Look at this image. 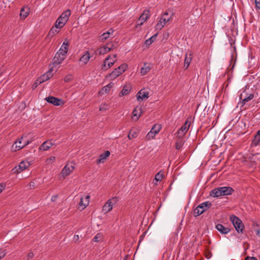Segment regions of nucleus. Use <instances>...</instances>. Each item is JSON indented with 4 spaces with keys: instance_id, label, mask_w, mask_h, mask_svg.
<instances>
[{
    "instance_id": "nucleus-1",
    "label": "nucleus",
    "mask_w": 260,
    "mask_h": 260,
    "mask_svg": "<svg viewBox=\"0 0 260 260\" xmlns=\"http://www.w3.org/2000/svg\"><path fill=\"white\" fill-rule=\"evenodd\" d=\"M71 14V13L70 10H67L64 11L56 21L55 26L56 28L63 27L68 21Z\"/></svg>"
},
{
    "instance_id": "nucleus-2",
    "label": "nucleus",
    "mask_w": 260,
    "mask_h": 260,
    "mask_svg": "<svg viewBox=\"0 0 260 260\" xmlns=\"http://www.w3.org/2000/svg\"><path fill=\"white\" fill-rule=\"evenodd\" d=\"M212 206V204L209 201H206L199 204L194 210L193 214L195 216H198L206 211Z\"/></svg>"
},
{
    "instance_id": "nucleus-3",
    "label": "nucleus",
    "mask_w": 260,
    "mask_h": 260,
    "mask_svg": "<svg viewBox=\"0 0 260 260\" xmlns=\"http://www.w3.org/2000/svg\"><path fill=\"white\" fill-rule=\"evenodd\" d=\"M230 220L237 232L242 233L244 228V225L242 221L235 215L231 216L230 217Z\"/></svg>"
},
{
    "instance_id": "nucleus-4",
    "label": "nucleus",
    "mask_w": 260,
    "mask_h": 260,
    "mask_svg": "<svg viewBox=\"0 0 260 260\" xmlns=\"http://www.w3.org/2000/svg\"><path fill=\"white\" fill-rule=\"evenodd\" d=\"M127 68V65L126 63H123L117 68L115 69L110 74L111 79H114L120 75L122 74Z\"/></svg>"
},
{
    "instance_id": "nucleus-5",
    "label": "nucleus",
    "mask_w": 260,
    "mask_h": 260,
    "mask_svg": "<svg viewBox=\"0 0 260 260\" xmlns=\"http://www.w3.org/2000/svg\"><path fill=\"white\" fill-rule=\"evenodd\" d=\"M116 55H113L112 57L109 55L105 59L103 64L102 65V69L103 70H107L111 67L116 61Z\"/></svg>"
},
{
    "instance_id": "nucleus-6",
    "label": "nucleus",
    "mask_w": 260,
    "mask_h": 260,
    "mask_svg": "<svg viewBox=\"0 0 260 260\" xmlns=\"http://www.w3.org/2000/svg\"><path fill=\"white\" fill-rule=\"evenodd\" d=\"M191 118H188L184 124L181 127V128L178 131V137L179 138L182 137L187 132L191 123Z\"/></svg>"
},
{
    "instance_id": "nucleus-7",
    "label": "nucleus",
    "mask_w": 260,
    "mask_h": 260,
    "mask_svg": "<svg viewBox=\"0 0 260 260\" xmlns=\"http://www.w3.org/2000/svg\"><path fill=\"white\" fill-rule=\"evenodd\" d=\"M171 17L169 16L168 12H165L161 16L160 20L156 25L157 29H161L170 20Z\"/></svg>"
},
{
    "instance_id": "nucleus-8",
    "label": "nucleus",
    "mask_w": 260,
    "mask_h": 260,
    "mask_svg": "<svg viewBox=\"0 0 260 260\" xmlns=\"http://www.w3.org/2000/svg\"><path fill=\"white\" fill-rule=\"evenodd\" d=\"M161 128V127L160 125H154L151 129L150 131L147 134L146 139L148 140L153 139L155 135L160 131Z\"/></svg>"
},
{
    "instance_id": "nucleus-9",
    "label": "nucleus",
    "mask_w": 260,
    "mask_h": 260,
    "mask_svg": "<svg viewBox=\"0 0 260 260\" xmlns=\"http://www.w3.org/2000/svg\"><path fill=\"white\" fill-rule=\"evenodd\" d=\"M30 165V164L27 161H21L19 165L18 168L16 167L15 168L13 171H14V173H20L21 171H23L25 170L26 169H27Z\"/></svg>"
},
{
    "instance_id": "nucleus-10",
    "label": "nucleus",
    "mask_w": 260,
    "mask_h": 260,
    "mask_svg": "<svg viewBox=\"0 0 260 260\" xmlns=\"http://www.w3.org/2000/svg\"><path fill=\"white\" fill-rule=\"evenodd\" d=\"M46 101L49 103L53 104L54 106H60L63 104L61 99L49 96L45 98Z\"/></svg>"
},
{
    "instance_id": "nucleus-11",
    "label": "nucleus",
    "mask_w": 260,
    "mask_h": 260,
    "mask_svg": "<svg viewBox=\"0 0 260 260\" xmlns=\"http://www.w3.org/2000/svg\"><path fill=\"white\" fill-rule=\"evenodd\" d=\"M74 169V167L72 163L67 164L61 171V174L63 176H67L70 174V173Z\"/></svg>"
},
{
    "instance_id": "nucleus-12",
    "label": "nucleus",
    "mask_w": 260,
    "mask_h": 260,
    "mask_svg": "<svg viewBox=\"0 0 260 260\" xmlns=\"http://www.w3.org/2000/svg\"><path fill=\"white\" fill-rule=\"evenodd\" d=\"M114 45L112 43H108L106 46L99 49L100 54H104L113 50Z\"/></svg>"
},
{
    "instance_id": "nucleus-13",
    "label": "nucleus",
    "mask_w": 260,
    "mask_h": 260,
    "mask_svg": "<svg viewBox=\"0 0 260 260\" xmlns=\"http://www.w3.org/2000/svg\"><path fill=\"white\" fill-rule=\"evenodd\" d=\"M65 57V55H63V54L57 52L54 58L53 59V66H56L60 64L63 61V60H64Z\"/></svg>"
},
{
    "instance_id": "nucleus-14",
    "label": "nucleus",
    "mask_w": 260,
    "mask_h": 260,
    "mask_svg": "<svg viewBox=\"0 0 260 260\" xmlns=\"http://www.w3.org/2000/svg\"><path fill=\"white\" fill-rule=\"evenodd\" d=\"M150 11L149 10H145L140 16L139 20L137 21V25H141L149 18Z\"/></svg>"
},
{
    "instance_id": "nucleus-15",
    "label": "nucleus",
    "mask_w": 260,
    "mask_h": 260,
    "mask_svg": "<svg viewBox=\"0 0 260 260\" xmlns=\"http://www.w3.org/2000/svg\"><path fill=\"white\" fill-rule=\"evenodd\" d=\"M23 137L19 138L12 146V150L14 151H18L24 147V143H22Z\"/></svg>"
},
{
    "instance_id": "nucleus-16",
    "label": "nucleus",
    "mask_w": 260,
    "mask_h": 260,
    "mask_svg": "<svg viewBox=\"0 0 260 260\" xmlns=\"http://www.w3.org/2000/svg\"><path fill=\"white\" fill-rule=\"evenodd\" d=\"M52 70L50 69L45 74H43L42 76L40 77L38 80L37 81H39V84H41L47 80L50 79L52 76L53 74L52 73Z\"/></svg>"
},
{
    "instance_id": "nucleus-17",
    "label": "nucleus",
    "mask_w": 260,
    "mask_h": 260,
    "mask_svg": "<svg viewBox=\"0 0 260 260\" xmlns=\"http://www.w3.org/2000/svg\"><path fill=\"white\" fill-rule=\"evenodd\" d=\"M68 46L69 42L68 40L66 39L57 52L66 56L68 51Z\"/></svg>"
},
{
    "instance_id": "nucleus-18",
    "label": "nucleus",
    "mask_w": 260,
    "mask_h": 260,
    "mask_svg": "<svg viewBox=\"0 0 260 260\" xmlns=\"http://www.w3.org/2000/svg\"><path fill=\"white\" fill-rule=\"evenodd\" d=\"M222 196H228L234 192V189L229 186L220 187Z\"/></svg>"
},
{
    "instance_id": "nucleus-19",
    "label": "nucleus",
    "mask_w": 260,
    "mask_h": 260,
    "mask_svg": "<svg viewBox=\"0 0 260 260\" xmlns=\"http://www.w3.org/2000/svg\"><path fill=\"white\" fill-rule=\"evenodd\" d=\"M114 30L112 28L109 29L107 32L103 33L99 37V40L101 42H104L109 38L110 35L113 34Z\"/></svg>"
},
{
    "instance_id": "nucleus-20",
    "label": "nucleus",
    "mask_w": 260,
    "mask_h": 260,
    "mask_svg": "<svg viewBox=\"0 0 260 260\" xmlns=\"http://www.w3.org/2000/svg\"><path fill=\"white\" fill-rule=\"evenodd\" d=\"M148 97V92L145 91L144 90H141L137 94V99L139 101H142L145 99H147Z\"/></svg>"
},
{
    "instance_id": "nucleus-21",
    "label": "nucleus",
    "mask_w": 260,
    "mask_h": 260,
    "mask_svg": "<svg viewBox=\"0 0 260 260\" xmlns=\"http://www.w3.org/2000/svg\"><path fill=\"white\" fill-rule=\"evenodd\" d=\"M29 8L28 7H24L21 9L20 17L21 19H25L29 14Z\"/></svg>"
},
{
    "instance_id": "nucleus-22",
    "label": "nucleus",
    "mask_w": 260,
    "mask_h": 260,
    "mask_svg": "<svg viewBox=\"0 0 260 260\" xmlns=\"http://www.w3.org/2000/svg\"><path fill=\"white\" fill-rule=\"evenodd\" d=\"M216 229L222 234H226L230 232V229L223 226L221 224H217L216 225Z\"/></svg>"
},
{
    "instance_id": "nucleus-23",
    "label": "nucleus",
    "mask_w": 260,
    "mask_h": 260,
    "mask_svg": "<svg viewBox=\"0 0 260 260\" xmlns=\"http://www.w3.org/2000/svg\"><path fill=\"white\" fill-rule=\"evenodd\" d=\"M253 97H254V95L252 93H250L248 95H247V94H246V96H245L244 98H243V93H241L239 96L240 99L241 100H242V106H243L246 102L252 100L253 98Z\"/></svg>"
},
{
    "instance_id": "nucleus-24",
    "label": "nucleus",
    "mask_w": 260,
    "mask_h": 260,
    "mask_svg": "<svg viewBox=\"0 0 260 260\" xmlns=\"http://www.w3.org/2000/svg\"><path fill=\"white\" fill-rule=\"evenodd\" d=\"M110 155L109 151H106L104 153H102L99 157V158L96 160V162L100 164L104 162L105 160Z\"/></svg>"
},
{
    "instance_id": "nucleus-25",
    "label": "nucleus",
    "mask_w": 260,
    "mask_h": 260,
    "mask_svg": "<svg viewBox=\"0 0 260 260\" xmlns=\"http://www.w3.org/2000/svg\"><path fill=\"white\" fill-rule=\"evenodd\" d=\"M91 56L90 55L89 51H85L84 54H83L79 59V61L83 62L84 64H86L89 61Z\"/></svg>"
},
{
    "instance_id": "nucleus-26",
    "label": "nucleus",
    "mask_w": 260,
    "mask_h": 260,
    "mask_svg": "<svg viewBox=\"0 0 260 260\" xmlns=\"http://www.w3.org/2000/svg\"><path fill=\"white\" fill-rule=\"evenodd\" d=\"M151 69L150 64L144 63L143 66L141 69V74L142 75H145L148 73Z\"/></svg>"
},
{
    "instance_id": "nucleus-27",
    "label": "nucleus",
    "mask_w": 260,
    "mask_h": 260,
    "mask_svg": "<svg viewBox=\"0 0 260 260\" xmlns=\"http://www.w3.org/2000/svg\"><path fill=\"white\" fill-rule=\"evenodd\" d=\"M260 142V129L258 130L256 134L254 136L251 145L254 146H256Z\"/></svg>"
},
{
    "instance_id": "nucleus-28",
    "label": "nucleus",
    "mask_w": 260,
    "mask_h": 260,
    "mask_svg": "<svg viewBox=\"0 0 260 260\" xmlns=\"http://www.w3.org/2000/svg\"><path fill=\"white\" fill-rule=\"evenodd\" d=\"M191 60H192V54L191 53H190L189 54H186L185 55V59H184V67L185 68V69H187L188 68V67L191 62Z\"/></svg>"
},
{
    "instance_id": "nucleus-29",
    "label": "nucleus",
    "mask_w": 260,
    "mask_h": 260,
    "mask_svg": "<svg viewBox=\"0 0 260 260\" xmlns=\"http://www.w3.org/2000/svg\"><path fill=\"white\" fill-rule=\"evenodd\" d=\"M52 143L49 141L44 142L40 147L39 149L43 150V151L48 150L52 146Z\"/></svg>"
},
{
    "instance_id": "nucleus-30",
    "label": "nucleus",
    "mask_w": 260,
    "mask_h": 260,
    "mask_svg": "<svg viewBox=\"0 0 260 260\" xmlns=\"http://www.w3.org/2000/svg\"><path fill=\"white\" fill-rule=\"evenodd\" d=\"M210 195L214 198L222 196L219 187L215 188L212 190L210 193Z\"/></svg>"
},
{
    "instance_id": "nucleus-31",
    "label": "nucleus",
    "mask_w": 260,
    "mask_h": 260,
    "mask_svg": "<svg viewBox=\"0 0 260 260\" xmlns=\"http://www.w3.org/2000/svg\"><path fill=\"white\" fill-rule=\"evenodd\" d=\"M112 208L113 205L110 203V201H107L103 207V210L106 213H108L112 210Z\"/></svg>"
},
{
    "instance_id": "nucleus-32",
    "label": "nucleus",
    "mask_w": 260,
    "mask_h": 260,
    "mask_svg": "<svg viewBox=\"0 0 260 260\" xmlns=\"http://www.w3.org/2000/svg\"><path fill=\"white\" fill-rule=\"evenodd\" d=\"M138 131L136 129H133L129 131L127 137L129 140L136 138L138 136Z\"/></svg>"
},
{
    "instance_id": "nucleus-33",
    "label": "nucleus",
    "mask_w": 260,
    "mask_h": 260,
    "mask_svg": "<svg viewBox=\"0 0 260 260\" xmlns=\"http://www.w3.org/2000/svg\"><path fill=\"white\" fill-rule=\"evenodd\" d=\"M157 35L158 33H156L153 35L152 37H151L149 39L146 40L145 42V45L146 46H149L150 45H151L153 42H154V41H155Z\"/></svg>"
},
{
    "instance_id": "nucleus-34",
    "label": "nucleus",
    "mask_w": 260,
    "mask_h": 260,
    "mask_svg": "<svg viewBox=\"0 0 260 260\" xmlns=\"http://www.w3.org/2000/svg\"><path fill=\"white\" fill-rule=\"evenodd\" d=\"M253 226L256 235L260 237V222L253 223Z\"/></svg>"
},
{
    "instance_id": "nucleus-35",
    "label": "nucleus",
    "mask_w": 260,
    "mask_h": 260,
    "mask_svg": "<svg viewBox=\"0 0 260 260\" xmlns=\"http://www.w3.org/2000/svg\"><path fill=\"white\" fill-rule=\"evenodd\" d=\"M113 83H110L108 84V85L105 86L103 88L102 90L100 91V92H102V93H104V92L107 93L108 92L110 89L113 87Z\"/></svg>"
},
{
    "instance_id": "nucleus-36",
    "label": "nucleus",
    "mask_w": 260,
    "mask_h": 260,
    "mask_svg": "<svg viewBox=\"0 0 260 260\" xmlns=\"http://www.w3.org/2000/svg\"><path fill=\"white\" fill-rule=\"evenodd\" d=\"M183 144H184V142H183L182 139H181V138L179 137L178 139L177 140V141H176V142L175 143L176 149L177 150L180 149L183 146Z\"/></svg>"
},
{
    "instance_id": "nucleus-37",
    "label": "nucleus",
    "mask_w": 260,
    "mask_h": 260,
    "mask_svg": "<svg viewBox=\"0 0 260 260\" xmlns=\"http://www.w3.org/2000/svg\"><path fill=\"white\" fill-rule=\"evenodd\" d=\"M89 201L86 200L84 202V199L83 198H81L80 199V201L79 203V206L82 207V209H84L86 208V207L88 205Z\"/></svg>"
},
{
    "instance_id": "nucleus-38",
    "label": "nucleus",
    "mask_w": 260,
    "mask_h": 260,
    "mask_svg": "<svg viewBox=\"0 0 260 260\" xmlns=\"http://www.w3.org/2000/svg\"><path fill=\"white\" fill-rule=\"evenodd\" d=\"M130 89L129 87H127L126 86L123 87V89L121 91V92L119 93V96H122L123 95H126L128 94V93L129 92Z\"/></svg>"
},
{
    "instance_id": "nucleus-39",
    "label": "nucleus",
    "mask_w": 260,
    "mask_h": 260,
    "mask_svg": "<svg viewBox=\"0 0 260 260\" xmlns=\"http://www.w3.org/2000/svg\"><path fill=\"white\" fill-rule=\"evenodd\" d=\"M58 28H56L55 26V27H52L48 32V36L51 37H53L55 34V33L58 32L57 30Z\"/></svg>"
},
{
    "instance_id": "nucleus-40",
    "label": "nucleus",
    "mask_w": 260,
    "mask_h": 260,
    "mask_svg": "<svg viewBox=\"0 0 260 260\" xmlns=\"http://www.w3.org/2000/svg\"><path fill=\"white\" fill-rule=\"evenodd\" d=\"M162 174H161L160 172H159L155 175L154 179L156 180V182L160 181L162 180Z\"/></svg>"
},
{
    "instance_id": "nucleus-41",
    "label": "nucleus",
    "mask_w": 260,
    "mask_h": 260,
    "mask_svg": "<svg viewBox=\"0 0 260 260\" xmlns=\"http://www.w3.org/2000/svg\"><path fill=\"white\" fill-rule=\"evenodd\" d=\"M132 114H133V117H134V119L136 120H137L139 119V117L140 116V115L138 114V111L137 108H135L133 110Z\"/></svg>"
},
{
    "instance_id": "nucleus-42",
    "label": "nucleus",
    "mask_w": 260,
    "mask_h": 260,
    "mask_svg": "<svg viewBox=\"0 0 260 260\" xmlns=\"http://www.w3.org/2000/svg\"><path fill=\"white\" fill-rule=\"evenodd\" d=\"M102 235L101 234L99 233L96 234L94 237L93 238L92 240L95 242H97L100 241V240L102 239Z\"/></svg>"
},
{
    "instance_id": "nucleus-43",
    "label": "nucleus",
    "mask_w": 260,
    "mask_h": 260,
    "mask_svg": "<svg viewBox=\"0 0 260 260\" xmlns=\"http://www.w3.org/2000/svg\"><path fill=\"white\" fill-rule=\"evenodd\" d=\"M108 201H110V203L113 205L119 201V198L117 197H113Z\"/></svg>"
},
{
    "instance_id": "nucleus-44",
    "label": "nucleus",
    "mask_w": 260,
    "mask_h": 260,
    "mask_svg": "<svg viewBox=\"0 0 260 260\" xmlns=\"http://www.w3.org/2000/svg\"><path fill=\"white\" fill-rule=\"evenodd\" d=\"M109 109V105L106 103L103 104L100 108L101 111H104Z\"/></svg>"
},
{
    "instance_id": "nucleus-45",
    "label": "nucleus",
    "mask_w": 260,
    "mask_h": 260,
    "mask_svg": "<svg viewBox=\"0 0 260 260\" xmlns=\"http://www.w3.org/2000/svg\"><path fill=\"white\" fill-rule=\"evenodd\" d=\"M55 160V157L54 156H51L49 158H47L46 162L48 164H51L52 162L54 161Z\"/></svg>"
},
{
    "instance_id": "nucleus-46",
    "label": "nucleus",
    "mask_w": 260,
    "mask_h": 260,
    "mask_svg": "<svg viewBox=\"0 0 260 260\" xmlns=\"http://www.w3.org/2000/svg\"><path fill=\"white\" fill-rule=\"evenodd\" d=\"M6 252L5 250H0V259L6 255Z\"/></svg>"
},
{
    "instance_id": "nucleus-47",
    "label": "nucleus",
    "mask_w": 260,
    "mask_h": 260,
    "mask_svg": "<svg viewBox=\"0 0 260 260\" xmlns=\"http://www.w3.org/2000/svg\"><path fill=\"white\" fill-rule=\"evenodd\" d=\"M255 8L260 10V0H255Z\"/></svg>"
},
{
    "instance_id": "nucleus-48",
    "label": "nucleus",
    "mask_w": 260,
    "mask_h": 260,
    "mask_svg": "<svg viewBox=\"0 0 260 260\" xmlns=\"http://www.w3.org/2000/svg\"><path fill=\"white\" fill-rule=\"evenodd\" d=\"M212 255V253L210 251H206L205 253V256L207 259H209Z\"/></svg>"
},
{
    "instance_id": "nucleus-49",
    "label": "nucleus",
    "mask_w": 260,
    "mask_h": 260,
    "mask_svg": "<svg viewBox=\"0 0 260 260\" xmlns=\"http://www.w3.org/2000/svg\"><path fill=\"white\" fill-rule=\"evenodd\" d=\"M34 256V254L31 252H30L28 253V254H27V259H31L32 258H33V257Z\"/></svg>"
},
{
    "instance_id": "nucleus-50",
    "label": "nucleus",
    "mask_w": 260,
    "mask_h": 260,
    "mask_svg": "<svg viewBox=\"0 0 260 260\" xmlns=\"http://www.w3.org/2000/svg\"><path fill=\"white\" fill-rule=\"evenodd\" d=\"M245 260H257V258L255 257H250L247 256L245 258Z\"/></svg>"
},
{
    "instance_id": "nucleus-51",
    "label": "nucleus",
    "mask_w": 260,
    "mask_h": 260,
    "mask_svg": "<svg viewBox=\"0 0 260 260\" xmlns=\"http://www.w3.org/2000/svg\"><path fill=\"white\" fill-rule=\"evenodd\" d=\"M38 84H39V81H37V80L35 82V83L32 85V88L33 89H35Z\"/></svg>"
},
{
    "instance_id": "nucleus-52",
    "label": "nucleus",
    "mask_w": 260,
    "mask_h": 260,
    "mask_svg": "<svg viewBox=\"0 0 260 260\" xmlns=\"http://www.w3.org/2000/svg\"><path fill=\"white\" fill-rule=\"evenodd\" d=\"M5 187H6V185L5 184H0V193L5 189Z\"/></svg>"
},
{
    "instance_id": "nucleus-53",
    "label": "nucleus",
    "mask_w": 260,
    "mask_h": 260,
    "mask_svg": "<svg viewBox=\"0 0 260 260\" xmlns=\"http://www.w3.org/2000/svg\"><path fill=\"white\" fill-rule=\"evenodd\" d=\"M79 237L78 235H74V238H73V239L74 241H77L79 240Z\"/></svg>"
},
{
    "instance_id": "nucleus-54",
    "label": "nucleus",
    "mask_w": 260,
    "mask_h": 260,
    "mask_svg": "<svg viewBox=\"0 0 260 260\" xmlns=\"http://www.w3.org/2000/svg\"><path fill=\"white\" fill-rule=\"evenodd\" d=\"M57 196L52 197V199H51V200H52V201H55V200H56V199L57 198Z\"/></svg>"
},
{
    "instance_id": "nucleus-55",
    "label": "nucleus",
    "mask_w": 260,
    "mask_h": 260,
    "mask_svg": "<svg viewBox=\"0 0 260 260\" xmlns=\"http://www.w3.org/2000/svg\"><path fill=\"white\" fill-rule=\"evenodd\" d=\"M23 143H24V146H25L26 145H27L30 143V141H27L26 142H25Z\"/></svg>"
},
{
    "instance_id": "nucleus-56",
    "label": "nucleus",
    "mask_w": 260,
    "mask_h": 260,
    "mask_svg": "<svg viewBox=\"0 0 260 260\" xmlns=\"http://www.w3.org/2000/svg\"><path fill=\"white\" fill-rule=\"evenodd\" d=\"M89 198H90V196L89 195L86 196L85 198L84 199L85 201H86V200H88L89 201Z\"/></svg>"
}]
</instances>
